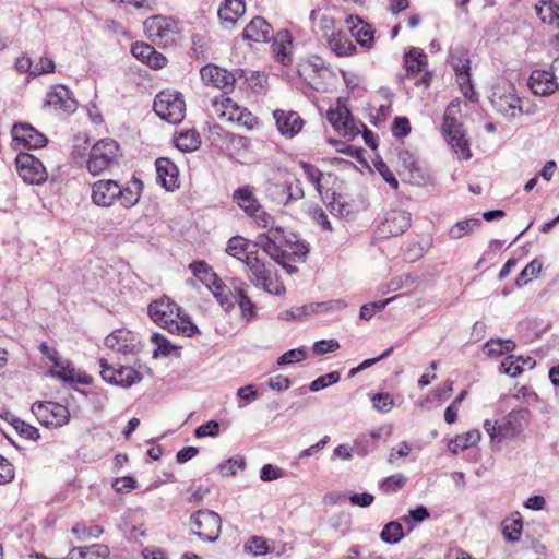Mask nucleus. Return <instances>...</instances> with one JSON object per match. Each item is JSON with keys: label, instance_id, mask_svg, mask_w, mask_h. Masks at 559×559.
<instances>
[{"label": "nucleus", "instance_id": "obj_31", "mask_svg": "<svg viewBox=\"0 0 559 559\" xmlns=\"http://www.w3.org/2000/svg\"><path fill=\"white\" fill-rule=\"evenodd\" d=\"M216 301L219 304L222 308L225 310H230L235 305V295L231 289L227 287V285L219 278L216 277L215 281L212 282L211 285L206 287Z\"/></svg>", "mask_w": 559, "mask_h": 559}, {"label": "nucleus", "instance_id": "obj_17", "mask_svg": "<svg viewBox=\"0 0 559 559\" xmlns=\"http://www.w3.org/2000/svg\"><path fill=\"white\" fill-rule=\"evenodd\" d=\"M273 118L281 135L292 139L297 135L305 126L304 119L294 110L276 109Z\"/></svg>", "mask_w": 559, "mask_h": 559}, {"label": "nucleus", "instance_id": "obj_50", "mask_svg": "<svg viewBox=\"0 0 559 559\" xmlns=\"http://www.w3.org/2000/svg\"><path fill=\"white\" fill-rule=\"evenodd\" d=\"M406 484V477L403 474H394L380 483V489L385 493H392L400 490Z\"/></svg>", "mask_w": 559, "mask_h": 559}, {"label": "nucleus", "instance_id": "obj_34", "mask_svg": "<svg viewBox=\"0 0 559 559\" xmlns=\"http://www.w3.org/2000/svg\"><path fill=\"white\" fill-rule=\"evenodd\" d=\"M234 201L248 214H254L260 206V203L254 198L249 187L239 188L234 192Z\"/></svg>", "mask_w": 559, "mask_h": 559}, {"label": "nucleus", "instance_id": "obj_5", "mask_svg": "<svg viewBox=\"0 0 559 559\" xmlns=\"http://www.w3.org/2000/svg\"><path fill=\"white\" fill-rule=\"evenodd\" d=\"M459 111V103L451 102L443 116L442 130L448 136V141L454 152L462 159H469L472 156L468 141L464 136L462 124L459 123L454 115Z\"/></svg>", "mask_w": 559, "mask_h": 559}, {"label": "nucleus", "instance_id": "obj_47", "mask_svg": "<svg viewBox=\"0 0 559 559\" xmlns=\"http://www.w3.org/2000/svg\"><path fill=\"white\" fill-rule=\"evenodd\" d=\"M282 192L286 193L285 204L290 201H297L304 198V189L301 181L297 178H294L290 181H286L284 186L281 187Z\"/></svg>", "mask_w": 559, "mask_h": 559}, {"label": "nucleus", "instance_id": "obj_32", "mask_svg": "<svg viewBox=\"0 0 559 559\" xmlns=\"http://www.w3.org/2000/svg\"><path fill=\"white\" fill-rule=\"evenodd\" d=\"M49 374L67 383H90V378L87 376L79 373L75 370L73 364L68 360H64V362L57 370H50Z\"/></svg>", "mask_w": 559, "mask_h": 559}, {"label": "nucleus", "instance_id": "obj_41", "mask_svg": "<svg viewBox=\"0 0 559 559\" xmlns=\"http://www.w3.org/2000/svg\"><path fill=\"white\" fill-rule=\"evenodd\" d=\"M151 341L155 345L153 350L154 358L167 357L175 349V345H173L171 342L160 333L152 334Z\"/></svg>", "mask_w": 559, "mask_h": 559}, {"label": "nucleus", "instance_id": "obj_33", "mask_svg": "<svg viewBox=\"0 0 559 559\" xmlns=\"http://www.w3.org/2000/svg\"><path fill=\"white\" fill-rule=\"evenodd\" d=\"M326 38L330 48L340 57L349 56L356 50L353 41L342 32H332Z\"/></svg>", "mask_w": 559, "mask_h": 559}, {"label": "nucleus", "instance_id": "obj_27", "mask_svg": "<svg viewBox=\"0 0 559 559\" xmlns=\"http://www.w3.org/2000/svg\"><path fill=\"white\" fill-rule=\"evenodd\" d=\"M156 182L166 191L175 190V164L167 157L155 160Z\"/></svg>", "mask_w": 559, "mask_h": 559}, {"label": "nucleus", "instance_id": "obj_57", "mask_svg": "<svg viewBox=\"0 0 559 559\" xmlns=\"http://www.w3.org/2000/svg\"><path fill=\"white\" fill-rule=\"evenodd\" d=\"M14 430L27 440L37 441L40 438L38 429L22 419L15 420Z\"/></svg>", "mask_w": 559, "mask_h": 559}, {"label": "nucleus", "instance_id": "obj_39", "mask_svg": "<svg viewBox=\"0 0 559 559\" xmlns=\"http://www.w3.org/2000/svg\"><path fill=\"white\" fill-rule=\"evenodd\" d=\"M480 224L481 222L478 218L460 221L450 228L449 236L451 239H461L464 236L471 234L476 227H479Z\"/></svg>", "mask_w": 559, "mask_h": 559}, {"label": "nucleus", "instance_id": "obj_62", "mask_svg": "<svg viewBox=\"0 0 559 559\" xmlns=\"http://www.w3.org/2000/svg\"><path fill=\"white\" fill-rule=\"evenodd\" d=\"M230 120L237 121L248 128H252L257 123V118L247 108L240 105Z\"/></svg>", "mask_w": 559, "mask_h": 559}, {"label": "nucleus", "instance_id": "obj_54", "mask_svg": "<svg viewBox=\"0 0 559 559\" xmlns=\"http://www.w3.org/2000/svg\"><path fill=\"white\" fill-rule=\"evenodd\" d=\"M542 270L540 263L537 261L530 262L522 272L518 275L515 284L518 287H522L524 284L535 277Z\"/></svg>", "mask_w": 559, "mask_h": 559}, {"label": "nucleus", "instance_id": "obj_30", "mask_svg": "<svg viewBox=\"0 0 559 559\" xmlns=\"http://www.w3.org/2000/svg\"><path fill=\"white\" fill-rule=\"evenodd\" d=\"M346 22L353 36L356 38V41L362 47H370L373 41L370 25L365 23L358 16H349Z\"/></svg>", "mask_w": 559, "mask_h": 559}, {"label": "nucleus", "instance_id": "obj_13", "mask_svg": "<svg viewBox=\"0 0 559 559\" xmlns=\"http://www.w3.org/2000/svg\"><path fill=\"white\" fill-rule=\"evenodd\" d=\"M144 31L146 36L158 45L171 47L175 44L174 22L162 15H153L146 19Z\"/></svg>", "mask_w": 559, "mask_h": 559}, {"label": "nucleus", "instance_id": "obj_51", "mask_svg": "<svg viewBox=\"0 0 559 559\" xmlns=\"http://www.w3.org/2000/svg\"><path fill=\"white\" fill-rule=\"evenodd\" d=\"M246 466V461L243 456L237 455L235 457L228 459L224 463L219 465V471L223 476H233L236 475L237 471L243 469Z\"/></svg>", "mask_w": 559, "mask_h": 559}, {"label": "nucleus", "instance_id": "obj_26", "mask_svg": "<svg viewBox=\"0 0 559 559\" xmlns=\"http://www.w3.org/2000/svg\"><path fill=\"white\" fill-rule=\"evenodd\" d=\"M272 36L273 29L271 25L260 16L252 19L243 31L245 39L255 43L267 41Z\"/></svg>", "mask_w": 559, "mask_h": 559}, {"label": "nucleus", "instance_id": "obj_61", "mask_svg": "<svg viewBox=\"0 0 559 559\" xmlns=\"http://www.w3.org/2000/svg\"><path fill=\"white\" fill-rule=\"evenodd\" d=\"M312 305L314 306V312L340 311L347 307V302L343 299H333Z\"/></svg>", "mask_w": 559, "mask_h": 559}, {"label": "nucleus", "instance_id": "obj_45", "mask_svg": "<svg viewBox=\"0 0 559 559\" xmlns=\"http://www.w3.org/2000/svg\"><path fill=\"white\" fill-rule=\"evenodd\" d=\"M241 317L246 322L252 321L257 316L255 304L248 297L247 293H241L236 297Z\"/></svg>", "mask_w": 559, "mask_h": 559}, {"label": "nucleus", "instance_id": "obj_63", "mask_svg": "<svg viewBox=\"0 0 559 559\" xmlns=\"http://www.w3.org/2000/svg\"><path fill=\"white\" fill-rule=\"evenodd\" d=\"M210 492L209 488L202 486H192L183 495L185 500L189 503H200L204 497Z\"/></svg>", "mask_w": 559, "mask_h": 559}, {"label": "nucleus", "instance_id": "obj_35", "mask_svg": "<svg viewBox=\"0 0 559 559\" xmlns=\"http://www.w3.org/2000/svg\"><path fill=\"white\" fill-rule=\"evenodd\" d=\"M201 145V136L194 129H186L177 132V150L181 152H194Z\"/></svg>", "mask_w": 559, "mask_h": 559}, {"label": "nucleus", "instance_id": "obj_44", "mask_svg": "<svg viewBox=\"0 0 559 559\" xmlns=\"http://www.w3.org/2000/svg\"><path fill=\"white\" fill-rule=\"evenodd\" d=\"M199 333L200 330L191 321L189 316L182 314L180 309L177 308V334H181L187 337H192L193 335Z\"/></svg>", "mask_w": 559, "mask_h": 559}, {"label": "nucleus", "instance_id": "obj_23", "mask_svg": "<svg viewBox=\"0 0 559 559\" xmlns=\"http://www.w3.org/2000/svg\"><path fill=\"white\" fill-rule=\"evenodd\" d=\"M46 103L56 108L62 109L66 112H74L76 109V102L71 96V92L68 87L63 85H58L52 87L47 93Z\"/></svg>", "mask_w": 559, "mask_h": 559}, {"label": "nucleus", "instance_id": "obj_6", "mask_svg": "<svg viewBox=\"0 0 559 559\" xmlns=\"http://www.w3.org/2000/svg\"><path fill=\"white\" fill-rule=\"evenodd\" d=\"M201 79L206 85H212L217 88L231 91L238 80L245 79L246 81L252 80L255 76L253 71H246L243 69H235L227 71L226 69L207 64L200 70Z\"/></svg>", "mask_w": 559, "mask_h": 559}, {"label": "nucleus", "instance_id": "obj_12", "mask_svg": "<svg viewBox=\"0 0 559 559\" xmlns=\"http://www.w3.org/2000/svg\"><path fill=\"white\" fill-rule=\"evenodd\" d=\"M144 31L146 36L158 45L171 47L175 44L174 22L162 15H153L146 19Z\"/></svg>", "mask_w": 559, "mask_h": 559}, {"label": "nucleus", "instance_id": "obj_52", "mask_svg": "<svg viewBox=\"0 0 559 559\" xmlns=\"http://www.w3.org/2000/svg\"><path fill=\"white\" fill-rule=\"evenodd\" d=\"M340 379H341L340 372L338 371H332V372H329V373H326L324 376L318 377L316 380H313L310 383L309 389L312 392H318L320 390L325 389L326 386H329L331 384L337 383L340 381Z\"/></svg>", "mask_w": 559, "mask_h": 559}, {"label": "nucleus", "instance_id": "obj_29", "mask_svg": "<svg viewBox=\"0 0 559 559\" xmlns=\"http://www.w3.org/2000/svg\"><path fill=\"white\" fill-rule=\"evenodd\" d=\"M536 15L543 23L555 26L559 29V4L554 0H540L535 5ZM559 43V34L556 36Z\"/></svg>", "mask_w": 559, "mask_h": 559}, {"label": "nucleus", "instance_id": "obj_1", "mask_svg": "<svg viewBox=\"0 0 559 559\" xmlns=\"http://www.w3.org/2000/svg\"><path fill=\"white\" fill-rule=\"evenodd\" d=\"M143 183L133 178L128 186H121L112 179H100L92 185V202L100 207H109L117 201L124 209L133 207L141 198Z\"/></svg>", "mask_w": 559, "mask_h": 559}, {"label": "nucleus", "instance_id": "obj_2", "mask_svg": "<svg viewBox=\"0 0 559 559\" xmlns=\"http://www.w3.org/2000/svg\"><path fill=\"white\" fill-rule=\"evenodd\" d=\"M243 263L248 269L249 280L257 287L264 292L281 296L285 293L284 284L274 276L273 264H266L257 251H248L243 259Z\"/></svg>", "mask_w": 559, "mask_h": 559}, {"label": "nucleus", "instance_id": "obj_42", "mask_svg": "<svg viewBox=\"0 0 559 559\" xmlns=\"http://www.w3.org/2000/svg\"><path fill=\"white\" fill-rule=\"evenodd\" d=\"M284 43H290L289 33L287 31L280 32L273 44V53L278 62L282 64H288L290 62V57L286 52V48Z\"/></svg>", "mask_w": 559, "mask_h": 559}, {"label": "nucleus", "instance_id": "obj_9", "mask_svg": "<svg viewBox=\"0 0 559 559\" xmlns=\"http://www.w3.org/2000/svg\"><path fill=\"white\" fill-rule=\"evenodd\" d=\"M100 376L107 383L121 388H130L141 380V376L131 367L111 365L106 358L99 359Z\"/></svg>", "mask_w": 559, "mask_h": 559}, {"label": "nucleus", "instance_id": "obj_46", "mask_svg": "<svg viewBox=\"0 0 559 559\" xmlns=\"http://www.w3.org/2000/svg\"><path fill=\"white\" fill-rule=\"evenodd\" d=\"M71 532L79 540H86L91 538H98L103 534L104 530L99 525L87 527L85 524L79 523L72 527Z\"/></svg>", "mask_w": 559, "mask_h": 559}, {"label": "nucleus", "instance_id": "obj_28", "mask_svg": "<svg viewBox=\"0 0 559 559\" xmlns=\"http://www.w3.org/2000/svg\"><path fill=\"white\" fill-rule=\"evenodd\" d=\"M153 108L160 119L174 123L175 93L169 90L158 93L154 99Z\"/></svg>", "mask_w": 559, "mask_h": 559}, {"label": "nucleus", "instance_id": "obj_55", "mask_svg": "<svg viewBox=\"0 0 559 559\" xmlns=\"http://www.w3.org/2000/svg\"><path fill=\"white\" fill-rule=\"evenodd\" d=\"M372 406L380 413H388L394 406L393 396L390 393H377L371 397Z\"/></svg>", "mask_w": 559, "mask_h": 559}, {"label": "nucleus", "instance_id": "obj_7", "mask_svg": "<svg viewBox=\"0 0 559 559\" xmlns=\"http://www.w3.org/2000/svg\"><path fill=\"white\" fill-rule=\"evenodd\" d=\"M221 516L210 510H199L190 516V528L200 539L213 543L221 534Z\"/></svg>", "mask_w": 559, "mask_h": 559}, {"label": "nucleus", "instance_id": "obj_59", "mask_svg": "<svg viewBox=\"0 0 559 559\" xmlns=\"http://www.w3.org/2000/svg\"><path fill=\"white\" fill-rule=\"evenodd\" d=\"M15 477V468L4 456L0 455V486L10 484Z\"/></svg>", "mask_w": 559, "mask_h": 559}, {"label": "nucleus", "instance_id": "obj_18", "mask_svg": "<svg viewBox=\"0 0 559 559\" xmlns=\"http://www.w3.org/2000/svg\"><path fill=\"white\" fill-rule=\"evenodd\" d=\"M11 133L16 145L26 148H40L47 143V138L28 123H15Z\"/></svg>", "mask_w": 559, "mask_h": 559}, {"label": "nucleus", "instance_id": "obj_14", "mask_svg": "<svg viewBox=\"0 0 559 559\" xmlns=\"http://www.w3.org/2000/svg\"><path fill=\"white\" fill-rule=\"evenodd\" d=\"M105 346L119 355L128 356L140 349V340L134 332L118 329L105 338Z\"/></svg>", "mask_w": 559, "mask_h": 559}, {"label": "nucleus", "instance_id": "obj_60", "mask_svg": "<svg viewBox=\"0 0 559 559\" xmlns=\"http://www.w3.org/2000/svg\"><path fill=\"white\" fill-rule=\"evenodd\" d=\"M306 352L304 348H294L284 353L278 359L280 366L299 362L306 359Z\"/></svg>", "mask_w": 559, "mask_h": 559}, {"label": "nucleus", "instance_id": "obj_49", "mask_svg": "<svg viewBox=\"0 0 559 559\" xmlns=\"http://www.w3.org/2000/svg\"><path fill=\"white\" fill-rule=\"evenodd\" d=\"M502 533L507 540L516 542L522 533V520H506L502 523Z\"/></svg>", "mask_w": 559, "mask_h": 559}, {"label": "nucleus", "instance_id": "obj_8", "mask_svg": "<svg viewBox=\"0 0 559 559\" xmlns=\"http://www.w3.org/2000/svg\"><path fill=\"white\" fill-rule=\"evenodd\" d=\"M254 246L261 248L276 263H284L288 255H295V261H302L309 252L305 243L289 246L287 250L282 242H274L267 237H257Z\"/></svg>", "mask_w": 559, "mask_h": 559}, {"label": "nucleus", "instance_id": "obj_38", "mask_svg": "<svg viewBox=\"0 0 559 559\" xmlns=\"http://www.w3.org/2000/svg\"><path fill=\"white\" fill-rule=\"evenodd\" d=\"M248 251H251L250 243L240 236L231 237L227 242L226 252L241 262H243Z\"/></svg>", "mask_w": 559, "mask_h": 559}, {"label": "nucleus", "instance_id": "obj_24", "mask_svg": "<svg viewBox=\"0 0 559 559\" xmlns=\"http://www.w3.org/2000/svg\"><path fill=\"white\" fill-rule=\"evenodd\" d=\"M131 53L143 63L153 69H160L166 64V57L157 52L153 46L146 43H134Z\"/></svg>", "mask_w": 559, "mask_h": 559}, {"label": "nucleus", "instance_id": "obj_19", "mask_svg": "<svg viewBox=\"0 0 559 559\" xmlns=\"http://www.w3.org/2000/svg\"><path fill=\"white\" fill-rule=\"evenodd\" d=\"M173 302L169 297H162L159 299L153 300L148 305V316L150 318L159 326L167 329L169 332H173L171 325L175 322L173 319Z\"/></svg>", "mask_w": 559, "mask_h": 559}, {"label": "nucleus", "instance_id": "obj_4", "mask_svg": "<svg viewBox=\"0 0 559 559\" xmlns=\"http://www.w3.org/2000/svg\"><path fill=\"white\" fill-rule=\"evenodd\" d=\"M490 102L493 108L507 118H518L523 114L530 115L533 111L524 109L521 98L516 94V90L511 83L497 85L491 93Z\"/></svg>", "mask_w": 559, "mask_h": 559}, {"label": "nucleus", "instance_id": "obj_15", "mask_svg": "<svg viewBox=\"0 0 559 559\" xmlns=\"http://www.w3.org/2000/svg\"><path fill=\"white\" fill-rule=\"evenodd\" d=\"M552 71L534 70L532 71L527 85L533 94L548 96L558 90L554 71L559 70V59H556L551 66Z\"/></svg>", "mask_w": 559, "mask_h": 559}, {"label": "nucleus", "instance_id": "obj_58", "mask_svg": "<svg viewBox=\"0 0 559 559\" xmlns=\"http://www.w3.org/2000/svg\"><path fill=\"white\" fill-rule=\"evenodd\" d=\"M300 167L306 174L308 180L316 186L317 191L321 194L322 173L317 167L306 162H300Z\"/></svg>", "mask_w": 559, "mask_h": 559}, {"label": "nucleus", "instance_id": "obj_16", "mask_svg": "<svg viewBox=\"0 0 559 559\" xmlns=\"http://www.w3.org/2000/svg\"><path fill=\"white\" fill-rule=\"evenodd\" d=\"M406 76L416 79V84L426 86L430 83V75L427 71V56L416 48H412L404 56Z\"/></svg>", "mask_w": 559, "mask_h": 559}, {"label": "nucleus", "instance_id": "obj_36", "mask_svg": "<svg viewBox=\"0 0 559 559\" xmlns=\"http://www.w3.org/2000/svg\"><path fill=\"white\" fill-rule=\"evenodd\" d=\"M189 270L205 287L211 285L218 276L205 261H194L190 263Z\"/></svg>", "mask_w": 559, "mask_h": 559}, {"label": "nucleus", "instance_id": "obj_53", "mask_svg": "<svg viewBox=\"0 0 559 559\" xmlns=\"http://www.w3.org/2000/svg\"><path fill=\"white\" fill-rule=\"evenodd\" d=\"M520 359H522V356H508L500 365V371L502 373H506L510 377H516L520 373H522L523 368L520 365Z\"/></svg>", "mask_w": 559, "mask_h": 559}, {"label": "nucleus", "instance_id": "obj_56", "mask_svg": "<svg viewBox=\"0 0 559 559\" xmlns=\"http://www.w3.org/2000/svg\"><path fill=\"white\" fill-rule=\"evenodd\" d=\"M328 207L333 215L340 217H347L352 212L350 205L342 200L341 195H333V200L328 203Z\"/></svg>", "mask_w": 559, "mask_h": 559}, {"label": "nucleus", "instance_id": "obj_64", "mask_svg": "<svg viewBox=\"0 0 559 559\" xmlns=\"http://www.w3.org/2000/svg\"><path fill=\"white\" fill-rule=\"evenodd\" d=\"M218 433L219 424L216 420H210L199 426L194 431L197 438L216 437Z\"/></svg>", "mask_w": 559, "mask_h": 559}, {"label": "nucleus", "instance_id": "obj_22", "mask_svg": "<svg viewBox=\"0 0 559 559\" xmlns=\"http://www.w3.org/2000/svg\"><path fill=\"white\" fill-rule=\"evenodd\" d=\"M411 226V214L402 210H392L386 213L382 223V233L390 236H399Z\"/></svg>", "mask_w": 559, "mask_h": 559}, {"label": "nucleus", "instance_id": "obj_43", "mask_svg": "<svg viewBox=\"0 0 559 559\" xmlns=\"http://www.w3.org/2000/svg\"><path fill=\"white\" fill-rule=\"evenodd\" d=\"M515 418L516 415L510 413L508 417L498 423V442H501L503 439L513 438L519 433V428L514 425Z\"/></svg>", "mask_w": 559, "mask_h": 559}, {"label": "nucleus", "instance_id": "obj_10", "mask_svg": "<svg viewBox=\"0 0 559 559\" xmlns=\"http://www.w3.org/2000/svg\"><path fill=\"white\" fill-rule=\"evenodd\" d=\"M32 413L46 427H62L70 418L68 408L55 402H36L32 406Z\"/></svg>", "mask_w": 559, "mask_h": 559}, {"label": "nucleus", "instance_id": "obj_3", "mask_svg": "<svg viewBox=\"0 0 559 559\" xmlns=\"http://www.w3.org/2000/svg\"><path fill=\"white\" fill-rule=\"evenodd\" d=\"M119 156L118 143L112 139H102L92 146L86 168L91 175L98 176L117 164Z\"/></svg>", "mask_w": 559, "mask_h": 559}, {"label": "nucleus", "instance_id": "obj_40", "mask_svg": "<svg viewBox=\"0 0 559 559\" xmlns=\"http://www.w3.org/2000/svg\"><path fill=\"white\" fill-rule=\"evenodd\" d=\"M404 537V531L401 523L392 521L384 525L380 533V538L386 544H396Z\"/></svg>", "mask_w": 559, "mask_h": 559}, {"label": "nucleus", "instance_id": "obj_37", "mask_svg": "<svg viewBox=\"0 0 559 559\" xmlns=\"http://www.w3.org/2000/svg\"><path fill=\"white\" fill-rule=\"evenodd\" d=\"M480 440V432L478 430H471L464 435L457 436L449 443V450L456 454L465 449L475 445Z\"/></svg>", "mask_w": 559, "mask_h": 559}, {"label": "nucleus", "instance_id": "obj_11", "mask_svg": "<svg viewBox=\"0 0 559 559\" xmlns=\"http://www.w3.org/2000/svg\"><path fill=\"white\" fill-rule=\"evenodd\" d=\"M15 167L19 176L26 183L40 185L47 179L45 166L32 154H17L15 158Z\"/></svg>", "mask_w": 559, "mask_h": 559}, {"label": "nucleus", "instance_id": "obj_48", "mask_svg": "<svg viewBox=\"0 0 559 559\" xmlns=\"http://www.w3.org/2000/svg\"><path fill=\"white\" fill-rule=\"evenodd\" d=\"M310 19L312 21L313 27H318L319 29L324 32V36L329 37L328 34L330 31L334 29V20L326 13H321L320 11H312Z\"/></svg>", "mask_w": 559, "mask_h": 559}, {"label": "nucleus", "instance_id": "obj_20", "mask_svg": "<svg viewBox=\"0 0 559 559\" xmlns=\"http://www.w3.org/2000/svg\"><path fill=\"white\" fill-rule=\"evenodd\" d=\"M328 121L343 136L356 133L354 120L346 106L337 104L336 108L326 112Z\"/></svg>", "mask_w": 559, "mask_h": 559}, {"label": "nucleus", "instance_id": "obj_25", "mask_svg": "<svg viewBox=\"0 0 559 559\" xmlns=\"http://www.w3.org/2000/svg\"><path fill=\"white\" fill-rule=\"evenodd\" d=\"M245 12V0H224L217 14L223 24L233 27Z\"/></svg>", "mask_w": 559, "mask_h": 559}, {"label": "nucleus", "instance_id": "obj_21", "mask_svg": "<svg viewBox=\"0 0 559 559\" xmlns=\"http://www.w3.org/2000/svg\"><path fill=\"white\" fill-rule=\"evenodd\" d=\"M450 62L455 71L457 76L464 78L465 82H462L461 90L463 91L466 97H471L468 95V91H473L472 85L469 84V59L467 56V51L463 48H456L450 53Z\"/></svg>", "mask_w": 559, "mask_h": 559}]
</instances>
